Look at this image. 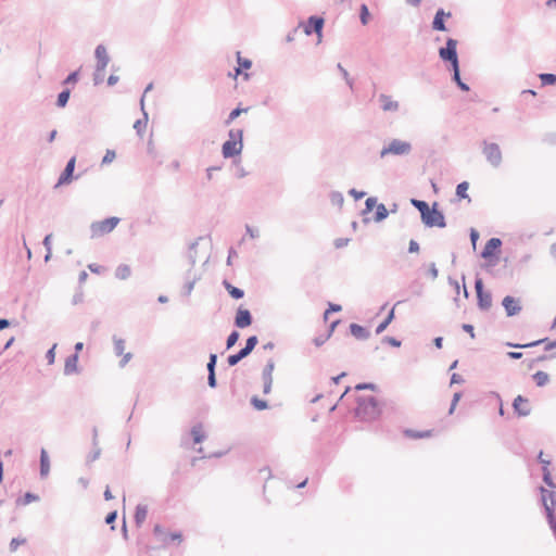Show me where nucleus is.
Instances as JSON below:
<instances>
[{"label":"nucleus","mask_w":556,"mask_h":556,"mask_svg":"<svg viewBox=\"0 0 556 556\" xmlns=\"http://www.w3.org/2000/svg\"><path fill=\"white\" fill-rule=\"evenodd\" d=\"M540 79L543 85H554L556 84V75L554 74H541Z\"/></svg>","instance_id":"42"},{"label":"nucleus","mask_w":556,"mask_h":556,"mask_svg":"<svg viewBox=\"0 0 556 556\" xmlns=\"http://www.w3.org/2000/svg\"><path fill=\"white\" fill-rule=\"evenodd\" d=\"M147 126H148V121H147V118L138 119V121L134 124V128L137 130V132H138L139 135H142V134L146 131Z\"/></svg>","instance_id":"41"},{"label":"nucleus","mask_w":556,"mask_h":556,"mask_svg":"<svg viewBox=\"0 0 556 556\" xmlns=\"http://www.w3.org/2000/svg\"><path fill=\"white\" fill-rule=\"evenodd\" d=\"M125 350H126L125 341L123 339H115L114 340V351L118 356H123V358L121 361L122 366H125L131 359V354L125 353Z\"/></svg>","instance_id":"12"},{"label":"nucleus","mask_w":556,"mask_h":556,"mask_svg":"<svg viewBox=\"0 0 556 556\" xmlns=\"http://www.w3.org/2000/svg\"><path fill=\"white\" fill-rule=\"evenodd\" d=\"M469 184L467 181L460 182L456 188V195L459 200L467 199L470 202V198L467 193Z\"/></svg>","instance_id":"28"},{"label":"nucleus","mask_w":556,"mask_h":556,"mask_svg":"<svg viewBox=\"0 0 556 556\" xmlns=\"http://www.w3.org/2000/svg\"><path fill=\"white\" fill-rule=\"evenodd\" d=\"M238 339L239 333L237 331L231 332L227 339V348L230 349L231 346H233Z\"/></svg>","instance_id":"45"},{"label":"nucleus","mask_w":556,"mask_h":556,"mask_svg":"<svg viewBox=\"0 0 556 556\" xmlns=\"http://www.w3.org/2000/svg\"><path fill=\"white\" fill-rule=\"evenodd\" d=\"M55 348L56 345L54 344L47 353V358L49 361V364H53L54 363V358H55Z\"/></svg>","instance_id":"50"},{"label":"nucleus","mask_w":556,"mask_h":556,"mask_svg":"<svg viewBox=\"0 0 556 556\" xmlns=\"http://www.w3.org/2000/svg\"><path fill=\"white\" fill-rule=\"evenodd\" d=\"M75 164H76V157L73 156L67 162V165H66L64 172L62 173V175L60 176L56 186L66 185V184H70L72 181L73 173H74V169H75Z\"/></svg>","instance_id":"11"},{"label":"nucleus","mask_w":556,"mask_h":556,"mask_svg":"<svg viewBox=\"0 0 556 556\" xmlns=\"http://www.w3.org/2000/svg\"><path fill=\"white\" fill-rule=\"evenodd\" d=\"M463 329L470 334L471 338H475L473 327L471 325L465 324L463 325Z\"/></svg>","instance_id":"56"},{"label":"nucleus","mask_w":556,"mask_h":556,"mask_svg":"<svg viewBox=\"0 0 556 556\" xmlns=\"http://www.w3.org/2000/svg\"><path fill=\"white\" fill-rule=\"evenodd\" d=\"M377 204V200L375 198H368L366 200V208L367 211H371L374 207H376Z\"/></svg>","instance_id":"52"},{"label":"nucleus","mask_w":556,"mask_h":556,"mask_svg":"<svg viewBox=\"0 0 556 556\" xmlns=\"http://www.w3.org/2000/svg\"><path fill=\"white\" fill-rule=\"evenodd\" d=\"M116 515H117V514H116V511H112V513H110V514L106 516V518H105L106 523H109V525H110V523H113V522L115 521V519H116Z\"/></svg>","instance_id":"55"},{"label":"nucleus","mask_w":556,"mask_h":556,"mask_svg":"<svg viewBox=\"0 0 556 556\" xmlns=\"http://www.w3.org/2000/svg\"><path fill=\"white\" fill-rule=\"evenodd\" d=\"M274 368H275V365L270 361V362L267 363V365L265 366V368L263 370V378L265 380V388H264V392L265 393L269 392V390H270L271 382H273V371H274Z\"/></svg>","instance_id":"20"},{"label":"nucleus","mask_w":556,"mask_h":556,"mask_svg":"<svg viewBox=\"0 0 556 556\" xmlns=\"http://www.w3.org/2000/svg\"><path fill=\"white\" fill-rule=\"evenodd\" d=\"M252 323V317H251V314L248 309L245 308H239L237 311V315H236V319H235V324L238 328H245L248 326H250Z\"/></svg>","instance_id":"13"},{"label":"nucleus","mask_w":556,"mask_h":556,"mask_svg":"<svg viewBox=\"0 0 556 556\" xmlns=\"http://www.w3.org/2000/svg\"><path fill=\"white\" fill-rule=\"evenodd\" d=\"M350 329H351V333H352L356 339H361V340H363V339H367V338H368V336H369V334H368V331H367L364 327H362V326H359V325H357V324H352V325L350 326Z\"/></svg>","instance_id":"24"},{"label":"nucleus","mask_w":556,"mask_h":556,"mask_svg":"<svg viewBox=\"0 0 556 556\" xmlns=\"http://www.w3.org/2000/svg\"><path fill=\"white\" fill-rule=\"evenodd\" d=\"M10 326V323L8 319H0V330L8 328Z\"/></svg>","instance_id":"62"},{"label":"nucleus","mask_w":556,"mask_h":556,"mask_svg":"<svg viewBox=\"0 0 556 556\" xmlns=\"http://www.w3.org/2000/svg\"><path fill=\"white\" fill-rule=\"evenodd\" d=\"M96 58L98 60L99 70H104L109 63L106 49L103 46H98L96 49Z\"/></svg>","instance_id":"22"},{"label":"nucleus","mask_w":556,"mask_h":556,"mask_svg":"<svg viewBox=\"0 0 556 556\" xmlns=\"http://www.w3.org/2000/svg\"><path fill=\"white\" fill-rule=\"evenodd\" d=\"M248 354L247 353H243V350H241L239 353L237 354H233V355H230L228 357V364L229 366H235L236 364H238L242 358L247 357Z\"/></svg>","instance_id":"39"},{"label":"nucleus","mask_w":556,"mask_h":556,"mask_svg":"<svg viewBox=\"0 0 556 556\" xmlns=\"http://www.w3.org/2000/svg\"><path fill=\"white\" fill-rule=\"evenodd\" d=\"M208 384L214 388L216 386L215 372L208 374Z\"/></svg>","instance_id":"57"},{"label":"nucleus","mask_w":556,"mask_h":556,"mask_svg":"<svg viewBox=\"0 0 556 556\" xmlns=\"http://www.w3.org/2000/svg\"><path fill=\"white\" fill-rule=\"evenodd\" d=\"M216 358L217 357H216L215 354H211L210 362L207 364L208 374L210 372H215Z\"/></svg>","instance_id":"48"},{"label":"nucleus","mask_w":556,"mask_h":556,"mask_svg":"<svg viewBox=\"0 0 556 556\" xmlns=\"http://www.w3.org/2000/svg\"><path fill=\"white\" fill-rule=\"evenodd\" d=\"M78 79V73L77 72H73L72 74H70L67 76V78L64 80V84L68 85V84H75Z\"/></svg>","instance_id":"49"},{"label":"nucleus","mask_w":556,"mask_h":556,"mask_svg":"<svg viewBox=\"0 0 556 556\" xmlns=\"http://www.w3.org/2000/svg\"><path fill=\"white\" fill-rule=\"evenodd\" d=\"M387 216H388V210H387V207L384 206V204H378V205H376V215H375V220H376V222H381V220H383Z\"/></svg>","instance_id":"35"},{"label":"nucleus","mask_w":556,"mask_h":556,"mask_svg":"<svg viewBox=\"0 0 556 556\" xmlns=\"http://www.w3.org/2000/svg\"><path fill=\"white\" fill-rule=\"evenodd\" d=\"M84 348V343L83 342H77L75 344V353H77V355H79V352L83 350Z\"/></svg>","instance_id":"64"},{"label":"nucleus","mask_w":556,"mask_h":556,"mask_svg":"<svg viewBox=\"0 0 556 556\" xmlns=\"http://www.w3.org/2000/svg\"><path fill=\"white\" fill-rule=\"evenodd\" d=\"M351 194L355 198V199H361L364 197V192H357L356 190H351Z\"/></svg>","instance_id":"63"},{"label":"nucleus","mask_w":556,"mask_h":556,"mask_svg":"<svg viewBox=\"0 0 556 556\" xmlns=\"http://www.w3.org/2000/svg\"><path fill=\"white\" fill-rule=\"evenodd\" d=\"M453 71H454V79L458 85L462 81L460 77H459L458 63H456V65H453Z\"/></svg>","instance_id":"54"},{"label":"nucleus","mask_w":556,"mask_h":556,"mask_svg":"<svg viewBox=\"0 0 556 556\" xmlns=\"http://www.w3.org/2000/svg\"><path fill=\"white\" fill-rule=\"evenodd\" d=\"M248 108L247 109H240V108H237L235 110H232L229 114V117H228V121L226 122L227 124H230L232 121H235L241 113L243 112H248Z\"/></svg>","instance_id":"43"},{"label":"nucleus","mask_w":556,"mask_h":556,"mask_svg":"<svg viewBox=\"0 0 556 556\" xmlns=\"http://www.w3.org/2000/svg\"><path fill=\"white\" fill-rule=\"evenodd\" d=\"M355 402L353 409L354 416L362 421H372L381 416L382 409L379 401L372 394H363L361 391H375L376 387L371 383L357 384L355 387Z\"/></svg>","instance_id":"1"},{"label":"nucleus","mask_w":556,"mask_h":556,"mask_svg":"<svg viewBox=\"0 0 556 556\" xmlns=\"http://www.w3.org/2000/svg\"><path fill=\"white\" fill-rule=\"evenodd\" d=\"M410 151V144L406 141L394 139L392 140L388 147L381 150V156H386L388 154L394 155H403L407 154Z\"/></svg>","instance_id":"6"},{"label":"nucleus","mask_w":556,"mask_h":556,"mask_svg":"<svg viewBox=\"0 0 556 556\" xmlns=\"http://www.w3.org/2000/svg\"><path fill=\"white\" fill-rule=\"evenodd\" d=\"M242 130H230L229 139L223 144L224 157H233L239 155L242 151Z\"/></svg>","instance_id":"3"},{"label":"nucleus","mask_w":556,"mask_h":556,"mask_svg":"<svg viewBox=\"0 0 556 556\" xmlns=\"http://www.w3.org/2000/svg\"><path fill=\"white\" fill-rule=\"evenodd\" d=\"M445 13L443 10H439L433 20V28L437 30H445L444 20Z\"/></svg>","instance_id":"27"},{"label":"nucleus","mask_w":556,"mask_h":556,"mask_svg":"<svg viewBox=\"0 0 556 556\" xmlns=\"http://www.w3.org/2000/svg\"><path fill=\"white\" fill-rule=\"evenodd\" d=\"M224 286L233 299H241L244 294L241 289L233 287L231 283L227 281H224Z\"/></svg>","instance_id":"33"},{"label":"nucleus","mask_w":556,"mask_h":556,"mask_svg":"<svg viewBox=\"0 0 556 556\" xmlns=\"http://www.w3.org/2000/svg\"><path fill=\"white\" fill-rule=\"evenodd\" d=\"M483 152L486 160L494 166L500 165L502 161V152L497 144L489 143L484 146Z\"/></svg>","instance_id":"9"},{"label":"nucleus","mask_w":556,"mask_h":556,"mask_svg":"<svg viewBox=\"0 0 556 556\" xmlns=\"http://www.w3.org/2000/svg\"><path fill=\"white\" fill-rule=\"evenodd\" d=\"M476 290L479 299V304L483 308H488L491 306V295L489 293H483V283L481 279L476 281Z\"/></svg>","instance_id":"15"},{"label":"nucleus","mask_w":556,"mask_h":556,"mask_svg":"<svg viewBox=\"0 0 556 556\" xmlns=\"http://www.w3.org/2000/svg\"><path fill=\"white\" fill-rule=\"evenodd\" d=\"M541 495L542 504L546 510L548 523L553 531L556 533V517L554 515V509L556 505L555 492L554 490L541 488Z\"/></svg>","instance_id":"4"},{"label":"nucleus","mask_w":556,"mask_h":556,"mask_svg":"<svg viewBox=\"0 0 556 556\" xmlns=\"http://www.w3.org/2000/svg\"><path fill=\"white\" fill-rule=\"evenodd\" d=\"M37 501H39L38 495L27 492L23 496H21L16 500V505L17 506H26V505H28L33 502H37Z\"/></svg>","instance_id":"25"},{"label":"nucleus","mask_w":556,"mask_h":556,"mask_svg":"<svg viewBox=\"0 0 556 556\" xmlns=\"http://www.w3.org/2000/svg\"><path fill=\"white\" fill-rule=\"evenodd\" d=\"M458 401H459V394L455 393L454 394V399H453V403H452V406H451V409H450V413H452L454 410V408L457 405Z\"/></svg>","instance_id":"59"},{"label":"nucleus","mask_w":556,"mask_h":556,"mask_svg":"<svg viewBox=\"0 0 556 556\" xmlns=\"http://www.w3.org/2000/svg\"><path fill=\"white\" fill-rule=\"evenodd\" d=\"M148 516V509L143 505H138L135 511V521L138 526H141Z\"/></svg>","instance_id":"26"},{"label":"nucleus","mask_w":556,"mask_h":556,"mask_svg":"<svg viewBox=\"0 0 556 556\" xmlns=\"http://www.w3.org/2000/svg\"><path fill=\"white\" fill-rule=\"evenodd\" d=\"M502 242L498 238H492L486 243L482 251V256L484 258L491 257L495 255L496 251L500 249Z\"/></svg>","instance_id":"18"},{"label":"nucleus","mask_w":556,"mask_h":556,"mask_svg":"<svg viewBox=\"0 0 556 556\" xmlns=\"http://www.w3.org/2000/svg\"><path fill=\"white\" fill-rule=\"evenodd\" d=\"M457 42L454 39H448L446 41V47L440 49V56L443 60L451 61L452 65H456L458 63L457 53H456Z\"/></svg>","instance_id":"8"},{"label":"nucleus","mask_w":556,"mask_h":556,"mask_svg":"<svg viewBox=\"0 0 556 556\" xmlns=\"http://www.w3.org/2000/svg\"><path fill=\"white\" fill-rule=\"evenodd\" d=\"M393 318H394V309H391L389 315L387 316V318L381 324H379V326L376 329V332L378 334L383 332L387 329V327L389 326V324L392 321Z\"/></svg>","instance_id":"36"},{"label":"nucleus","mask_w":556,"mask_h":556,"mask_svg":"<svg viewBox=\"0 0 556 556\" xmlns=\"http://www.w3.org/2000/svg\"><path fill=\"white\" fill-rule=\"evenodd\" d=\"M154 533L163 544H169L173 542L180 544L182 542V533L179 531L168 532L163 530L160 526H155Z\"/></svg>","instance_id":"7"},{"label":"nucleus","mask_w":556,"mask_h":556,"mask_svg":"<svg viewBox=\"0 0 556 556\" xmlns=\"http://www.w3.org/2000/svg\"><path fill=\"white\" fill-rule=\"evenodd\" d=\"M26 542H27L26 538H14V539H12L11 542H10V549H11V552L17 551V548L21 545L26 544Z\"/></svg>","instance_id":"40"},{"label":"nucleus","mask_w":556,"mask_h":556,"mask_svg":"<svg viewBox=\"0 0 556 556\" xmlns=\"http://www.w3.org/2000/svg\"><path fill=\"white\" fill-rule=\"evenodd\" d=\"M434 345L438 348V349H441L442 345H443V339L441 337H438L434 339Z\"/></svg>","instance_id":"61"},{"label":"nucleus","mask_w":556,"mask_h":556,"mask_svg":"<svg viewBox=\"0 0 556 556\" xmlns=\"http://www.w3.org/2000/svg\"><path fill=\"white\" fill-rule=\"evenodd\" d=\"M503 306L505 307V311L508 316L516 315L521 309L518 300H516L513 296H505L503 300Z\"/></svg>","instance_id":"17"},{"label":"nucleus","mask_w":556,"mask_h":556,"mask_svg":"<svg viewBox=\"0 0 556 556\" xmlns=\"http://www.w3.org/2000/svg\"><path fill=\"white\" fill-rule=\"evenodd\" d=\"M118 223L119 218L117 217H110L103 220L92 223L90 226L91 237L100 238L112 232L118 225Z\"/></svg>","instance_id":"5"},{"label":"nucleus","mask_w":556,"mask_h":556,"mask_svg":"<svg viewBox=\"0 0 556 556\" xmlns=\"http://www.w3.org/2000/svg\"><path fill=\"white\" fill-rule=\"evenodd\" d=\"M408 251L410 253H418L419 252V244L415 240L409 241Z\"/></svg>","instance_id":"51"},{"label":"nucleus","mask_w":556,"mask_h":556,"mask_svg":"<svg viewBox=\"0 0 556 556\" xmlns=\"http://www.w3.org/2000/svg\"><path fill=\"white\" fill-rule=\"evenodd\" d=\"M252 403H253L254 407H255L256 409H258V410L265 409V408L267 407V404H266V402H265V401H263V400H258V399H256V397H254V399L252 400Z\"/></svg>","instance_id":"47"},{"label":"nucleus","mask_w":556,"mask_h":556,"mask_svg":"<svg viewBox=\"0 0 556 556\" xmlns=\"http://www.w3.org/2000/svg\"><path fill=\"white\" fill-rule=\"evenodd\" d=\"M70 94H71L70 89L62 91L58 97V102H56L58 106L64 108L67 104Z\"/></svg>","instance_id":"37"},{"label":"nucleus","mask_w":556,"mask_h":556,"mask_svg":"<svg viewBox=\"0 0 556 556\" xmlns=\"http://www.w3.org/2000/svg\"><path fill=\"white\" fill-rule=\"evenodd\" d=\"M379 100L381 102V106L383 111H396L399 109V102L393 100L392 97L388 94H380Z\"/></svg>","instance_id":"21"},{"label":"nucleus","mask_w":556,"mask_h":556,"mask_svg":"<svg viewBox=\"0 0 556 556\" xmlns=\"http://www.w3.org/2000/svg\"><path fill=\"white\" fill-rule=\"evenodd\" d=\"M349 241L350 240L346 239V238L345 239L344 238L337 239L334 241V247L338 248V249H341V248L348 245Z\"/></svg>","instance_id":"53"},{"label":"nucleus","mask_w":556,"mask_h":556,"mask_svg":"<svg viewBox=\"0 0 556 556\" xmlns=\"http://www.w3.org/2000/svg\"><path fill=\"white\" fill-rule=\"evenodd\" d=\"M405 434L408 438H412V439H424V438L431 437L432 435V431L431 430H425V431L406 430Z\"/></svg>","instance_id":"29"},{"label":"nucleus","mask_w":556,"mask_h":556,"mask_svg":"<svg viewBox=\"0 0 556 556\" xmlns=\"http://www.w3.org/2000/svg\"><path fill=\"white\" fill-rule=\"evenodd\" d=\"M237 56H238L239 66L236 68V73H235L233 77H237L242 72V70H249L252 65L251 61L247 60V59H242L239 52L237 53Z\"/></svg>","instance_id":"32"},{"label":"nucleus","mask_w":556,"mask_h":556,"mask_svg":"<svg viewBox=\"0 0 556 556\" xmlns=\"http://www.w3.org/2000/svg\"><path fill=\"white\" fill-rule=\"evenodd\" d=\"M78 359L79 355L77 353L68 356L64 364V374L65 375H73L78 372Z\"/></svg>","instance_id":"19"},{"label":"nucleus","mask_w":556,"mask_h":556,"mask_svg":"<svg viewBox=\"0 0 556 556\" xmlns=\"http://www.w3.org/2000/svg\"><path fill=\"white\" fill-rule=\"evenodd\" d=\"M539 460L543 464V480L544 482L553 490L556 488L555 483L552 481L551 471L548 469V465L551 460L544 456L543 452L539 454Z\"/></svg>","instance_id":"14"},{"label":"nucleus","mask_w":556,"mask_h":556,"mask_svg":"<svg viewBox=\"0 0 556 556\" xmlns=\"http://www.w3.org/2000/svg\"><path fill=\"white\" fill-rule=\"evenodd\" d=\"M368 18H369V11H368V8L366 4H363L361 7V21L364 25H366L368 23Z\"/></svg>","instance_id":"44"},{"label":"nucleus","mask_w":556,"mask_h":556,"mask_svg":"<svg viewBox=\"0 0 556 556\" xmlns=\"http://www.w3.org/2000/svg\"><path fill=\"white\" fill-rule=\"evenodd\" d=\"M514 409L518 413V415L527 416L530 413L529 400L518 395L514 401Z\"/></svg>","instance_id":"16"},{"label":"nucleus","mask_w":556,"mask_h":556,"mask_svg":"<svg viewBox=\"0 0 556 556\" xmlns=\"http://www.w3.org/2000/svg\"><path fill=\"white\" fill-rule=\"evenodd\" d=\"M130 275H131V269L128 265H119L116 268L115 276L118 279L125 280V279L129 278Z\"/></svg>","instance_id":"30"},{"label":"nucleus","mask_w":556,"mask_h":556,"mask_svg":"<svg viewBox=\"0 0 556 556\" xmlns=\"http://www.w3.org/2000/svg\"><path fill=\"white\" fill-rule=\"evenodd\" d=\"M50 471V460L46 450H41L40 453V473L42 477L48 476Z\"/></svg>","instance_id":"23"},{"label":"nucleus","mask_w":556,"mask_h":556,"mask_svg":"<svg viewBox=\"0 0 556 556\" xmlns=\"http://www.w3.org/2000/svg\"><path fill=\"white\" fill-rule=\"evenodd\" d=\"M412 204L420 212L422 223L426 226L445 227L444 215L437 208V203H433L432 207H430L427 202L413 199Z\"/></svg>","instance_id":"2"},{"label":"nucleus","mask_w":556,"mask_h":556,"mask_svg":"<svg viewBox=\"0 0 556 556\" xmlns=\"http://www.w3.org/2000/svg\"><path fill=\"white\" fill-rule=\"evenodd\" d=\"M340 309H341V306H340V305L331 304V305H330V308H329V309H327V311L325 312V319H327V318H328V315H329V312H330V311H340Z\"/></svg>","instance_id":"58"},{"label":"nucleus","mask_w":556,"mask_h":556,"mask_svg":"<svg viewBox=\"0 0 556 556\" xmlns=\"http://www.w3.org/2000/svg\"><path fill=\"white\" fill-rule=\"evenodd\" d=\"M104 498H105L106 501H111V500L113 498V495H112L111 490H110V488H109V486H108V488H106V490L104 491Z\"/></svg>","instance_id":"60"},{"label":"nucleus","mask_w":556,"mask_h":556,"mask_svg":"<svg viewBox=\"0 0 556 556\" xmlns=\"http://www.w3.org/2000/svg\"><path fill=\"white\" fill-rule=\"evenodd\" d=\"M191 434L193 437V442L195 444L201 443L205 438L204 430H203L202 426H200V425L194 426L192 428Z\"/></svg>","instance_id":"31"},{"label":"nucleus","mask_w":556,"mask_h":556,"mask_svg":"<svg viewBox=\"0 0 556 556\" xmlns=\"http://www.w3.org/2000/svg\"><path fill=\"white\" fill-rule=\"evenodd\" d=\"M533 379L535 381V383L539 386V387H543L545 386L548 380H549V377L546 372L544 371H536L534 375H533Z\"/></svg>","instance_id":"34"},{"label":"nucleus","mask_w":556,"mask_h":556,"mask_svg":"<svg viewBox=\"0 0 556 556\" xmlns=\"http://www.w3.org/2000/svg\"><path fill=\"white\" fill-rule=\"evenodd\" d=\"M323 26L324 20L321 17L312 16L304 26V33L306 35L316 33L318 35V38H320Z\"/></svg>","instance_id":"10"},{"label":"nucleus","mask_w":556,"mask_h":556,"mask_svg":"<svg viewBox=\"0 0 556 556\" xmlns=\"http://www.w3.org/2000/svg\"><path fill=\"white\" fill-rule=\"evenodd\" d=\"M257 344V338L255 336L250 337L247 340L245 346L242 349L243 353H247L248 355L253 351L255 345Z\"/></svg>","instance_id":"38"},{"label":"nucleus","mask_w":556,"mask_h":556,"mask_svg":"<svg viewBox=\"0 0 556 556\" xmlns=\"http://www.w3.org/2000/svg\"><path fill=\"white\" fill-rule=\"evenodd\" d=\"M115 156H116V154H115V152L113 150H106V152H105V154L103 156L102 162L103 163H111V162H113L115 160Z\"/></svg>","instance_id":"46"}]
</instances>
